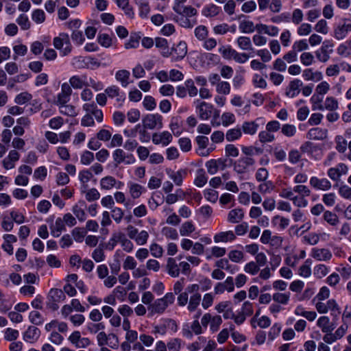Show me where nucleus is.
I'll return each instance as SVG.
<instances>
[{"label":"nucleus","mask_w":351,"mask_h":351,"mask_svg":"<svg viewBox=\"0 0 351 351\" xmlns=\"http://www.w3.org/2000/svg\"><path fill=\"white\" fill-rule=\"evenodd\" d=\"M237 43L241 50H252L251 40L247 36H240L237 40Z\"/></svg>","instance_id":"nucleus-41"},{"label":"nucleus","mask_w":351,"mask_h":351,"mask_svg":"<svg viewBox=\"0 0 351 351\" xmlns=\"http://www.w3.org/2000/svg\"><path fill=\"white\" fill-rule=\"evenodd\" d=\"M172 135L167 131L154 133L152 136V141L155 145L161 144L163 146H167L172 141Z\"/></svg>","instance_id":"nucleus-15"},{"label":"nucleus","mask_w":351,"mask_h":351,"mask_svg":"<svg viewBox=\"0 0 351 351\" xmlns=\"http://www.w3.org/2000/svg\"><path fill=\"white\" fill-rule=\"evenodd\" d=\"M291 15L288 12H283L279 15L271 18V21L274 23H287L290 21Z\"/></svg>","instance_id":"nucleus-61"},{"label":"nucleus","mask_w":351,"mask_h":351,"mask_svg":"<svg viewBox=\"0 0 351 351\" xmlns=\"http://www.w3.org/2000/svg\"><path fill=\"white\" fill-rule=\"evenodd\" d=\"M138 6L139 15L141 18H146L150 12L149 3L143 0H135Z\"/></svg>","instance_id":"nucleus-42"},{"label":"nucleus","mask_w":351,"mask_h":351,"mask_svg":"<svg viewBox=\"0 0 351 351\" xmlns=\"http://www.w3.org/2000/svg\"><path fill=\"white\" fill-rule=\"evenodd\" d=\"M219 165L222 166V169L224 168L225 164L222 160H216L211 159L206 162V167L207 168L208 173L210 175H214L217 172Z\"/></svg>","instance_id":"nucleus-27"},{"label":"nucleus","mask_w":351,"mask_h":351,"mask_svg":"<svg viewBox=\"0 0 351 351\" xmlns=\"http://www.w3.org/2000/svg\"><path fill=\"white\" fill-rule=\"evenodd\" d=\"M195 227L191 221L183 223L180 228V234L181 236H189L193 232Z\"/></svg>","instance_id":"nucleus-43"},{"label":"nucleus","mask_w":351,"mask_h":351,"mask_svg":"<svg viewBox=\"0 0 351 351\" xmlns=\"http://www.w3.org/2000/svg\"><path fill=\"white\" fill-rule=\"evenodd\" d=\"M199 285L197 284L189 285L186 287V291L192 294L188 305V309L191 312L194 311L200 303L202 296L199 293Z\"/></svg>","instance_id":"nucleus-3"},{"label":"nucleus","mask_w":351,"mask_h":351,"mask_svg":"<svg viewBox=\"0 0 351 351\" xmlns=\"http://www.w3.org/2000/svg\"><path fill=\"white\" fill-rule=\"evenodd\" d=\"M208 180V177L206 176V173L203 169H199L197 171V176L194 180V184L197 187L204 186Z\"/></svg>","instance_id":"nucleus-39"},{"label":"nucleus","mask_w":351,"mask_h":351,"mask_svg":"<svg viewBox=\"0 0 351 351\" xmlns=\"http://www.w3.org/2000/svg\"><path fill=\"white\" fill-rule=\"evenodd\" d=\"M141 36L138 33H131L129 40L125 43V48L127 49L137 48Z\"/></svg>","instance_id":"nucleus-38"},{"label":"nucleus","mask_w":351,"mask_h":351,"mask_svg":"<svg viewBox=\"0 0 351 351\" xmlns=\"http://www.w3.org/2000/svg\"><path fill=\"white\" fill-rule=\"evenodd\" d=\"M290 293H276L273 295V300L282 304H287L289 300Z\"/></svg>","instance_id":"nucleus-55"},{"label":"nucleus","mask_w":351,"mask_h":351,"mask_svg":"<svg viewBox=\"0 0 351 351\" xmlns=\"http://www.w3.org/2000/svg\"><path fill=\"white\" fill-rule=\"evenodd\" d=\"M184 85L186 88V91L190 97H195L197 95L198 90L194 84V81L192 79H189L185 81Z\"/></svg>","instance_id":"nucleus-60"},{"label":"nucleus","mask_w":351,"mask_h":351,"mask_svg":"<svg viewBox=\"0 0 351 351\" xmlns=\"http://www.w3.org/2000/svg\"><path fill=\"white\" fill-rule=\"evenodd\" d=\"M328 311H330V315L333 317V321L338 319L341 314V310L337 302L334 299H330L327 302Z\"/></svg>","instance_id":"nucleus-30"},{"label":"nucleus","mask_w":351,"mask_h":351,"mask_svg":"<svg viewBox=\"0 0 351 351\" xmlns=\"http://www.w3.org/2000/svg\"><path fill=\"white\" fill-rule=\"evenodd\" d=\"M130 76V72L125 69L119 70L115 74L116 80L121 82L123 87H126L129 84Z\"/></svg>","instance_id":"nucleus-34"},{"label":"nucleus","mask_w":351,"mask_h":351,"mask_svg":"<svg viewBox=\"0 0 351 351\" xmlns=\"http://www.w3.org/2000/svg\"><path fill=\"white\" fill-rule=\"evenodd\" d=\"M310 183L313 187L323 191H326L331 188V183L326 178L319 179L316 177H312Z\"/></svg>","instance_id":"nucleus-22"},{"label":"nucleus","mask_w":351,"mask_h":351,"mask_svg":"<svg viewBox=\"0 0 351 351\" xmlns=\"http://www.w3.org/2000/svg\"><path fill=\"white\" fill-rule=\"evenodd\" d=\"M222 324V318L220 315L212 316L210 313H205L201 319V324L203 327L207 328L210 324V330L213 332H217Z\"/></svg>","instance_id":"nucleus-5"},{"label":"nucleus","mask_w":351,"mask_h":351,"mask_svg":"<svg viewBox=\"0 0 351 351\" xmlns=\"http://www.w3.org/2000/svg\"><path fill=\"white\" fill-rule=\"evenodd\" d=\"M351 32V21L348 19H344L343 24L337 25L334 29V37L337 40H343Z\"/></svg>","instance_id":"nucleus-11"},{"label":"nucleus","mask_w":351,"mask_h":351,"mask_svg":"<svg viewBox=\"0 0 351 351\" xmlns=\"http://www.w3.org/2000/svg\"><path fill=\"white\" fill-rule=\"evenodd\" d=\"M167 306L166 303L161 299L156 300L153 303L148 306L147 308L149 313L152 315L154 314H162L165 312Z\"/></svg>","instance_id":"nucleus-18"},{"label":"nucleus","mask_w":351,"mask_h":351,"mask_svg":"<svg viewBox=\"0 0 351 351\" xmlns=\"http://www.w3.org/2000/svg\"><path fill=\"white\" fill-rule=\"evenodd\" d=\"M32 19L38 24L42 23L45 21V14L43 10L36 9L33 11Z\"/></svg>","instance_id":"nucleus-56"},{"label":"nucleus","mask_w":351,"mask_h":351,"mask_svg":"<svg viewBox=\"0 0 351 351\" xmlns=\"http://www.w3.org/2000/svg\"><path fill=\"white\" fill-rule=\"evenodd\" d=\"M142 123L145 129H161L163 127L162 117L158 113L147 114L143 118Z\"/></svg>","instance_id":"nucleus-4"},{"label":"nucleus","mask_w":351,"mask_h":351,"mask_svg":"<svg viewBox=\"0 0 351 351\" xmlns=\"http://www.w3.org/2000/svg\"><path fill=\"white\" fill-rule=\"evenodd\" d=\"M143 105L147 110H152L156 107V102L152 96L147 95L144 97Z\"/></svg>","instance_id":"nucleus-58"},{"label":"nucleus","mask_w":351,"mask_h":351,"mask_svg":"<svg viewBox=\"0 0 351 351\" xmlns=\"http://www.w3.org/2000/svg\"><path fill=\"white\" fill-rule=\"evenodd\" d=\"M113 160L116 163V165H118L122 162L125 165H131L135 162L136 159L133 154H126L121 149H117L114 151L112 154Z\"/></svg>","instance_id":"nucleus-10"},{"label":"nucleus","mask_w":351,"mask_h":351,"mask_svg":"<svg viewBox=\"0 0 351 351\" xmlns=\"http://www.w3.org/2000/svg\"><path fill=\"white\" fill-rule=\"evenodd\" d=\"M98 43L104 47H110L112 45V38L107 34H101L97 36Z\"/></svg>","instance_id":"nucleus-57"},{"label":"nucleus","mask_w":351,"mask_h":351,"mask_svg":"<svg viewBox=\"0 0 351 351\" xmlns=\"http://www.w3.org/2000/svg\"><path fill=\"white\" fill-rule=\"evenodd\" d=\"M239 28L242 33L250 34L254 32L255 25L252 21L244 20L240 22Z\"/></svg>","instance_id":"nucleus-40"},{"label":"nucleus","mask_w":351,"mask_h":351,"mask_svg":"<svg viewBox=\"0 0 351 351\" xmlns=\"http://www.w3.org/2000/svg\"><path fill=\"white\" fill-rule=\"evenodd\" d=\"M255 164V160L252 157H241L233 163L234 170L238 174H243L248 171L249 167Z\"/></svg>","instance_id":"nucleus-7"},{"label":"nucleus","mask_w":351,"mask_h":351,"mask_svg":"<svg viewBox=\"0 0 351 351\" xmlns=\"http://www.w3.org/2000/svg\"><path fill=\"white\" fill-rule=\"evenodd\" d=\"M348 329V324H341L334 332L332 331L329 332L327 335H324L323 340L326 343L332 344L341 339L346 335Z\"/></svg>","instance_id":"nucleus-8"},{"label":"nucleus","mask_w":351,"mask_h":351,"mask_svg":"<svg viewBox=\"0 0 351 351\" xmlns=\"http://www.w3.org/2000/svg\"><path fill=\"white\" fill-rule=\"evenodd\" d=\"M219 52L221 54L223 58L227 60L234 59L237 53L235 49H232L230 47H221L219 49Z\"/></svg>","instance_id":"nucleus-50"},{"label":"nucleus","mask_w":351,"mask_h":351,"mask_svg":"<svg viewBox=\"0 0 351 351\" xmlns=\"http://www.w3.org/2000/svg\"><path fill=\"white\" fill-rule=\"evenodd\" d=\"M173 20L177 22L181 27L184 28H192L195 25L197 24V20L195 19H189L180 14L173 17Z\"/></svg>","instance_id":"nucleus-24"},{"label":"nucleus","mask_w":351,"mask_h":351,"mask_svg":"<svg viewBox=\"0 0 351 351\" xmlns=\"http://www.w3.org/2000/svg\"><path fill=\"white\" fill-rule=\"evenodd\" d=\"M69 36L66 33H61L58 37L53 38V46L57 49H62L64 45L69 44Z\"/></svg>","instance_id":"nucleus-33"},{"label":"nucleus","mask_w":351,"mask_h":351,"mask_svg":"<svg viewBox=\"0 0 351 351\" xmlns=\"http://www.w3.org/2000/svg\"><path fill=\"white\" fill-rule=\"evenodd\" d=\"M336 321L330 322L328 316H322L317 321V325L321 328L322 331L327 335L329 332H332L336 328Z\"/></svg>","instance_id":"nucleus-14"},{"label":"nucleus","mask_w":351,"mask_h":351,"mask_svg":"<svg viewBox=\"0 0 351 351\" xmlns=\"http://www.w3.org/2000/svg\"><path fill=\"white\" fill-rule=\"evenodd\" d=\"M172 61L176 62L182 60L187 54V45L184 41L179 42L171 48Z\"/></svg>","instance_id":"nucleus-13"},{"label":"nucleus","mask_w":351,"mask_h":351,"mask_svg":"<svg viewBox=\"0 0 351 351\" xmlns=\"http://www.w3.org/2000/svg\"><path fill=\"white\" fill-rule=\"evenodd\" d=\"M195 104H196L195 110L198 117L201 120H208L213 117V119L211 121V123L215 126V120H217L219 117V111L215 109L212 104L205 101L196 100ZM219 125V123H216L217 126Z\"/></svg>","instance_id":"nucleus-1"},{"label":"nucleus","mask_w":351,"mask_h":351,"mask_svg":"<svg viewBox=\"0 0 351 351\" xmlns=\"http://www.w3.org/2000/svg\"><path fill=\"white\" fill-rule=\"evenodd\" d=\"M333 47L332 41H324L321 48L315 52L317 58L322 62H327L330 58V53L333 52Z\"/></svg>","instance_id":"nucleus-9"},{"label":"nucleus","mask_w":351,"mask_h":351,"mask_svg":"<svg viewBox=\"0 0 351 351\" xmlns=\"http://www.w3.org/2000/svg\"><path fill=\"white\" fill-rule=\"evenodd\" d=\"M116 179L112 176H106L101 179L100 186L102 189L109 190L114 186Z\"/></svg>","instance_id":"nucleus-45"},{"label":"nucleus","mask_w":351,"mask_h":351,"mask_svg":"<svg viewBox=\"0 0 351 351\" xmlns=\"http://www.w3.org/2000/svg\"><path fill=\"white\" fill-rule=\"evenodd\" d=\"M93 178V174L89 169H84L80 171L79 173V180L82 184L81 188L82 193H85L87 189V182H88Z\"/></svg>","instance_id":"nucleus-28"},{"label":"nucleus","mask_w":351,"mask_h":351,"mask_svg":"<svg viewBox=\"0 0 351 351\" xmlns=\"http://www.w3.org/2000/svg\"><path fill=\"white\" fill-rule=\"evenodd\" d=\"M221 12V8L215 4H208L204 6L202 10L203 16L207 18L216 16Z\"/></svg>","instance_id":"nucleus-29"},{"label":"nucleus","mask_w":351,"mask_h":351,"mask_svg":"<svg viewBox=\"0 0 351 351\" xmlns=\"http://www.w3.org/2000/svg\"><path fill=\"white\" fill-rule=\"evenodd\" d=\"M274 187L271 181H266L258 186V191L263 194L269 193L274 190Z\"/></svg>","instance_id":"nucleus-64"},{"label":"nucleus","mask_w":351,"mask_h":351,"mask_svg":"<svg viewBox=\"0 0 351 351\" xmlns=\"http://www.w3.org/2000/svg\"><path fill=\"white\" fill-rule=\"evenodd\" d=\"M311 255L313 258L319 261H327L332 258V253L326 248H313Z\"/></svg>","instance_id":"nucleus-16"},{"label":"nucleus","mask_w":351,"mask_h":351,"mask_svg":"<svg viewBox=\"0 0 351 351\" xmlns=\"http://www.w3.org/2000/svg\"><path fill=\"white\" fill-rule=\"evenodd\" d=\"M66 299L64 291L60 289H51L47 300V306L53 311L59 308V303L62 302Z\"/></svg>","instance_id":"nucleus-2"},{"label":"nucleus","mask_w":351,"mask_h":351,"mask_svg":"<svg viewBox=\"0 0 351 351\" xmlns=\"http://www.w3.org/2000/svg\"><path fill=\"white\" fill-rule=\"evenodd\" d=\"M50 229L51 235L54 237H58L62 231L66 230L63 219L60 217L57 218L55 223L50 226Z\"/></svg>","instance_id":"nucleus-25"},{"label":"nucleus","mask_w":351,"mask_h":351,"mask_svg":"<svg viewBox=\"0 0 351 351\" xmlns=\"http://www.w3.org/2000/svg\"><path fill=\"white\" fill-rule=\"evenodd\" d=\"M322 101L323 96L314 94L311 98V101L312 103V109L313 110H324V106L322 104Z\"/></svg>","instance_id":"nucleus-51"},{"label":"nucleus","mask_w":351,"mask_h":351,"mask_svg":"<svg viewBox=\"0 0 351 351\" xmlns=\"http://www.w3.org/2000/svg\"><path fill=\"white\" fill-rule=\"evenodd\" d=\"M173 10L177 14H180L184 16H186L188 18H191L192 16H194L197 14V11L195 8H193L192 6H182L179 4H176L173 8Z\"/></svg>","instance_id":"nucleus-19"},{"label":"nucleus","mask_w":351,"mask_h":351,"mask_svg":"<svg viewBox=\"0 0 351 351\" xmlns=\"http://www.w3.org/2000/svg\"><path fill=\"white\" fill-rule=\"evenodd\" d=\"M40 337V330L36 326H29L23 334V339L27 342L34 343Z\"/></svg>","instance_id":"nucleus-20"},{"label":"nucleus","mask_w":351,"mask_h":351,"mask_svg":"<svg viewBox=\"0 0 351 351\" xmlns=\"http://www.w3.org/2000/svg\"><path fill=\"white\" fill-rule=\"evenodd\" d=\"M187 171L186 169H180L178 171H171L169 174V177L174 182V183L180 186L182 184L183 178L186 176Z\"/></svg>","instance_id":"nucleus-35"},{"label":"nucleus","mask_w":351,"mask_h":351,"mask_svg":"<svg viewBox=\"0 0 351 351\" xmlns=\"http://www.w3.org/2000/svg\"><path fill=\"white\" fill-rule=\"evenodd\" d=\"M308 137L311 139L321 140L326 137V130L314 128L308 130Z\"/></svg>","instance_id":"nucleus-36"},{"label":"nucleus","mask_w":351,"mask_h":351,"mask_svg":"<svg viewBox=\"0 0 351 351\" xmlns=\"http://www.w3.org/2000/svg\"><path fill=\"white\" fill-rule=\"evenodd\" d=\"M336 149L340 153H344L347 149V141L343 136L338 135L335 137Z\"/></svg>","instance_id":"nucleus-47"},{"label":"nucleus","mask_w":351,"mask_h":351,"mask_svg":"<svg viewBox=\"0 0 351 351\" xmlns=\"http://www.w3.org/2000/svg\"><path fill=\"white\" fill-rule=\"evenodd\" d=\"M323 106L324 110L326 109L330 111H335L338 109L339 103L335 98L332 97H328L326 98Z\"/></svg>","instance_id":"nucleus-44"},{"label":"nucleus","mask_w":351,"mask_h":351,"mask_svg":"<svg viewBox=\"0 0 351 351\" xmlns=\"http://www.w3.org/2000/svg\"><path fill=\"white\" fill-rule=\"evenodd\" d=\"M162 234L168 239L176 240L178 239L177 230L170 227H164L162 229Z\"/></svg>","instance_id":"nucleus-59"},{"label":"nucleus","mask_w":351,"mask_h":351,"mask_svg":"<svg viewBox=\"0 0 351 351\" xmlns=\"http://www.w3.org/2000/svg\"><path fill=\"white\" fill-rule=\"evenodd\" d=\"M86 75H73L69 79L70 85L75 89H81L84 86H88Z\"/></svg>","instance_id":"nucleus-21"},{"label":"nucleus","mask_w":351,"mask_h":351,"mask_svg":"<svg viewBox=\"0 0 351 351\" xmlns=\"http://www.w3.org/2000/svg\"><path fill=\"white\" fill-rule=\"evenodd\" d=\"M118 239H120V243L124 251L127 252H130L132 251L134 247L133 243L126 238L123 233L120 232V237Z\"/></svg>","instance_id":"nucleus-49"},{"label":"nucleus","mask_w":351,"mask_h":351,"mask_svg":"<svg viewBox=\"0 0 351 351\" xmlns=\"http://www.w3.org/2000/svg\"><path fill=\"white\" fill-rule=\"evenodd\" d=\"M216 90L220 94L228 95L230 92V85L227 82H220L216 86Z\"/></svg>","instance_id":"nucleus-63"},{"label":"nucleus","mask_w":351,"mask_h":351,"mask_svg":"<svg viewBox=\"0 0 351 351\" xmlns=\"http://www.w3.org/2000/svg\"><path fill=\"white\" fill-rule=\"evenodd\" d=\"M168 274L172 277H178L180 274L179 265L173 258H169L167 262Z\"/></svg>","instance_id":"nucleus-31"},{"label":"nucleus","mask_w":351,"mask_h":351,"mask_svg":"<svg viewBox=\"0 0 351 351\" xmlns=\"http://www.w3.org/2000/svg\"><path fill=\"white\" fill-rule=\"evenodd\" d=\"M202 327L197 319H195L191 325L188 323L184 324L182 329V335L191 339L193 338V334L198 335L202 333Z\"/></svg>","instance_id":"nucleus-6"},{"label":"nucleus","mask_w":351,"mask_h":351,"mask_svg":"<svg viewBox=\"0 0 351 351\" xmlns=\"http://www.w3.org/2000/svg\"><path fill=\"white\" fill-rule=\"evenodd\" d=\"M258 124L255 121H245L243 123L242 130L246 134L253 135L258 130Z\"/></svg>","instance_id":"nucleus-37"},{"label":"nucleus","mask_w":351,"mask_h":351,"mask_svg":"<svg viewBox=\"0 0 351 351\" xmlns=\"http://www.w3.org/2000/svg\"><path fill=\"white\" fill-rule=\"evenodd\" d=\"M58 106L60 108V112L62 114L69 117H75L77 115L75 108L72 105H68L65 104L59 105Z\"/></svg>","instance_id":"nucleus-48"},{"label":"nucleus","mask_w":351,"mask_h":351,"mask_svg":"<svg viewBox=\"0 0 351 351\" xmlns=\"http://www.w3.org/2000/svg\"><path fill=\"white\" fill-rule=\"evenodd\" d=\"M302 85L303 83L300 80L295 79L291 81L286 89V95L291 98L295 97L300 93Z\"/></svg>","instance_id":"nucleus-17"},{"label":"nucleus","mask_w":351,"mask_h":351,"mask_svg":"<svg viewBox=\"0 0 351 351\" xmlns=\"http://www.w3.org/2000/svg\"><path fill=\"white\" fill-rule=\"evenodd\" d=\"M244 217V212L242 208L231 210L228 215V221L232 223L240 222Z\"/></svg>","instance_id":"nucleus-26"},{"label":"nucleus","mask_w":351,"mask_h":351,"mask_svg":"<svg viewBox=\"0 0 351 351\" xmlns=\"http://www.w3.org/2000/svg\"><path fill=\"white\" fill-rule=\"evenodd\" d=\"M235 235L232 231L221 232L214 236V241L215 243L227 242L235 239Z\"/></svg>","instance_id":"nucleus-32"},{"label":"nucleus","mask_w":351,"mask_h":351,"mask_svg":"<svg viewBox=\"0 0 351 351\" xmlns=\"http://www.w3.org/2000/svg\"><path fill=\"white\" fill-rule=\"evenodd\" d=\"M241 130L239 128L228 130L226 134V138L228 141L231 142L239 139L241 136Z\"/></svg>","instance_id":"nucleus-46"},{"label":"nucleus","mask_w":351,"mask_h":351,"mask_svg":"<svg viewBox=\"0 0 351 351\" xmlns=\"http://www.w3.org/2000/svg\"><path fill=\"white\" fill-rule=\"evenodd\" d=\"M324 219L331 226H336L339 223V218L337 215L329 210L324 212Z\"/></svg>","instance_id":"nucleus-53"},{"label":"nucleus","mask_w":351,"mask_h":351,"mask_svg":"<svg viewBox=\"0 0 351 351\" xmlns=\"http://www.w3.org/2000/svg\"><path fill=\"white\" fill-rule=\"evenodd\" d=\"M328 271L329 269L327 266L319 264L314 267L313 274L317 278H322L328 274Z\"/></svg>","instance_id":"nucleus-52"},{"label":"nucleus","mask_w":351,"mask_h":351,"mask_svg":"<svg viewBox=\"0 0 351 351\" xmlns=\"http://www.w3.org/2000/svg\"><path fill=\"white\" fill-rule=\"evenodd\" d=\"M86 203L84 200H80L72 208V211L80 221H85L86 215L84 211Z\"/></svg>","instance_id":"nucleus-23"},{"label":"nucleus","mask_w":351,"mask_h":351,"mask_svg":"<svg viewBox=\"0 0 351 351\" xmlns=\"http://www.w3.org/2000/svg\"><path fill=\"white\" fill-rule=\"evenodd\" d=\"M348 172V167L344 163H339L335 167H331L328 170V177L334 180L338 181L342 175Z\"/></svg>","instance_id":"nucleus-12"},{"label":"nucleus","mask_w":351,"mask_h":351,"mask_svg":"<svg viewBox=\"0 0 351 351\" xmlns=\"http://www.w3.org/2000/svg\"><path fill=\"white\" fill-rule=\"evenodd\" d=\"M86 57L76 56L72 59L71 64L75 69H86Z\"/></svg>","instance_id":"nucleus-54"},{"label":"nucleus","mask_w":351,"mask_h":351,"mask_svg":"<svg viewBox=\"0 0 351 351\" xmlns=\"http://www.w3.org/2000/svg\"><path fill=\"white\" fill-rule=\"evenodd\" d=\"M130 193L134 199H136L140 197L142 193L143 187L138 184L132 183L130 184Z\"/></svg>","instance_id":"nucleus-62"}]
</instances>
